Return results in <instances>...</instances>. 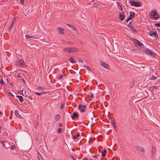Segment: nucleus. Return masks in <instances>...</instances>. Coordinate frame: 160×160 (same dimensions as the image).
<instances>
[{
    "label": "nucleus",
    "instance_id": "obj_1",
    "mask_svg": "<svg viewBox=\"0 0 160 160\" xmlns=\"http://www.w3.org/2000/svg\"><path fill=\"white\" fill-rule=\"evenodd\" d=\"M133 42L135 47L138 49H142L144 47V45L137 39L134 38L133 39Z\"/></svg>",
    "mask_w": 160,
    "mask_h": 160
},
{
    "label": "nucleus",
    "instance_id": "obj_2",
    "mask_svg": "<svg viewBox=\"0 0 160 160\" xmlns=\"http://www.w3.org/2000/svg\"><path fill=\"white\" fill-rule=\"evenodd\" d=\"M151 18L153 19L157 20L160 18L159 14L154 10H152L151 13Z\"/></svg>",
    "mask_w": 160,
    "mask_h": 160
},
{
    "label": "nucleus",
    "instance_id": "obj_3",
    "mask_svg": "<svg viewBox=\"0 0 160 160\" xmlns=\"http://www.w3.org/2000/svg\"><path fill=\"white\" fill-rule=\"evenodd\" d=\"M144 52L146 54L150 55L153 57H154L156 56V54L151 50L148 48H144L143 49Z\"/></svg>",
    "mask_w": 160,
    "mask_h": 160
},
{
    "label": "nucleus",
    "instance_id": "obj_4",
    "mask_svg": "<svg viewBox=\"0 0 160 160\" xmlns=\"http://www.w3.org/2000/svg\"><path fill=\"white\" fill-rule=\"evenodd\" d=\"M16 66L19 67H23L25 66V63L24 62V60L22 59H21L16 62Z\"/></svg>",
    "mask_w": 160,
    "mask_h": 160
},
{
    "label": "nucleus",
    "instance_id": "obj_5",
    "mask_svg": "<svg viewBox=\"0 0 160 160\" xmlns=\"http://www.w3.org/2000/svg\"><path fill=\"white\" fill-rule=\"evenodd\" d=\"M86 108V105L79 104L78 106L79 110L81 112H85V109Z\"/></svg>",
    "mask_w": 160,
    "mask_h": 160
},
{
    "label": "nucleus",
    "instance_id": "obj_6",
    "mask_svg": "<svg viewBox=\"0 0 160 160\" xmlns=\"http://www.w3.org/2000/svg\"><path fill=\"white\" fill-rule=\"evenodd\" d=\"M130 3L133 6H136V7H139L140 6V3L138 2H134L132 1H130Z\"/></svg>",
    "mask_w": 160,
    "mask_h": 160
},
{
    "label": "nucleus",
    "instance_id": "obj_7",
    "mask_svg": "<svg viewBox=\"0 0 160 160\" xmlns=\"http://www.w3.org/2000/svg\"><path fill=\"white\" fill-rule=\"evenodd\" d=\"M149 35L153 37H154L156 36L157 35V32L155 30H152L151 31L149 32Z\"/></svg>",
    "mask_w": 160,
    "mask_h": 160
},
{
    "label": "nucleus",
    "instance_id": "obj_8",
    "mask_svg": "<svg viewBox=\"0 0 160 160\" xmlns=\"http://www.w3.org/2000/svg\"><path fill=\"white\" fill-rule=\"evenodd\" d=\"M119 17L120 20L121 21H123L125 18V15H123L122 13V12H120V14L119 15Z\"/></svg>",
    "mask_w": 160,
    "mask_h": 160
},
{
    "label": "nucleus",
    "instance_id": "obj_9",
    "mask_svg": "<svg viewBox=\"0 0 160 160\" xmlns=\"http://www.w3.org/2000/svg\"><path fill=\"white\" fill-rule=\"evenodd\" d=\"M71 48L67 47L63 49V51L65 52L70 53L71 52V51L70 50Z\"/></svg>",
    "mask_w": 160,
    "mask_h": 160
},
{
    "label": "nucleus",
    "instance_id": "obj_10",
    "mask_svg": "<svg viewBox=\"0 0 160 160\" xmlns=\"http://www.w3.org/2000/svg\"><path fill=\"white\" fill-rule=\"evenodd\" d=\"M101 64L103 67H104L107 69H109V66L108 64H107V63H104V62H101Z\"/></svg>",
    "mask_w": 160,
    "mask_h": 160
},
{
    "label": "nucleus",
    "instance_id": "obj_11",
    "mask_svg": "<svg viewBox=\"0 0 160 160\" xmlns=\"http://www.w3.org/2000/svg\"><path fill=\"white\" fill-rule=\"evenodd\" d=\"M137 149L139 151L142 152H144V149L141 146H137Z\"/></svg>",
    "mask_w": 160,
    "mask_h": 160
},
{
    "label": "nucleus",
    "instance_id": "obj_12",
    "mask_svg": "<svg viewBox=\"0 0 160 160\" xmlns=\"http://www.w3.org/2000/svg\"><path fill=\"white\" fill-rule=\"evenodd\" d=\"M71 52H76L78 51V48H71Z\"/></svg>",
    "mask_w": 160,
    "mask_h": 160
},
{
    "label": "nucleus",
    "instance_id": "obj_13",
    "mask_svg": "<svg viewBox=\"0 0 160 160\" xmlns=\"http://www.w3.org/2000/svg\"><path fill=\"white\" fill-rule=\"evenodd\" d=\"M78 117V114L76 112H74L73 114V115L72 117V119H74L75 118H77Z\"/></svg>",
    "mask_w": 160,
    "mask_h": 160
},
{
    "label": "nucleus",
    "instance_id": "obj_14",
    "mask_svg": "<svg viewBox=\"0 0 160 160\" xmlns=\"http://www.w3.org/2000/svg\"><path fill=\"white\" fill-rule=\"evenodd\" d=\"M58 30L59 33L63 34L64 33L63 30L62 28H58Z\"/></svg>",
    "mask_w": 160,
    "mask_h": 160
},
{
    "label": "nucleus",
    "instance_id": "obj_15",
    "mask_svg": "<svg viewBox=\"0 0 160 160\" xmlns=\"http://www.w3.org/2000/svg\"><path fill=\"white\" fill-rule=\"evenodd\" d=\"M16 20V18L15 17H14L13 20H12V22L11 23V26L9 27V29H11L12 28V25H13L14 22H15Z\"/></svg>",
    "mask_w": 160,
    "mask_h": 160
},
{
    "label": "nucleus",
    "instance_id": "obj_16",
    "mask_svg": "<svg viewBox=\"0 0 160 160\" xmlns=\"http://www.w3.org/2000/svg\"><path fill=\"white\" fill-rule=\"evenodd\" d=\"M80 136V133L78 132L76 133V135H75L73 137V139H76L78 138Z\"/></svg>",
    "mask_w": 160,
    "mask_h": 160
},
{
    "label": "nucleus",
    "instance_id": "obj_17",
    "mask_svg": "<svg viewBox=\"0 0 160 160\" xmlns=\"http://www.w3.org/2000/svg\"><path fill=\"white\" fill-rule=\"evenodd\" d=\"M25 37L27 39H29L30 38H35L34 37L32 36H32H30L28 35H26L25 36Z\"/></svg>",
    "mask_w": 160,
    "mask_h": 160
},
{
    "label": "nucleus",
    "instance_id": "obj_18",
    "mask_svg": "<svg viewBox=\"0 0 160 160\" xmlns=\"http://www.w3.org/2000/svg\"><path fill=\"white\" fill-rule=\"evenodd\" d=\"M118 9H120V10L122 11V13H123V9L122 8V6L121 5H120L119 3H118ZM124 11H123V12Z\"/></svg>",
    "mask_w": 160,
    "mask_h": 160
},
{
    "label": "nucleus",
    "instance_id": "obj_19",
    "mask_svg": "<svg viewBox=\"0 0 160 160\" xmlns=\"http://www.w3.org/2000/svg\"><path fill=\"white\" fill-rule=\"evenodd\" d=\"M111 123L112 126L115 128L116 127V126L115 125V122L114 119H113L112 120H111Z\"/></svg>",
    "mask_w": 160,
    "mask_h": 160
},
{
    "label": "nucleus",
    "instance_id": "obj_20",
    "mask_svg": "<svg viewBox=\"0 0 160 160\" xmlns=\"http://www.w3.org/2000/svg\"><path fill=\"white\" fill-rule=\"evenodd\" d=\"M69 61L70 62L72 63H74L76 62L74 60L73 58L72 57H70L69 58Z\"/></svg>",
    "mask_w": 160,
    "mask_h": 160
},
{
    "label": "nucleus",
    "instance_id": "obj_21",
    "mask_svg": "<svg viewBox=\"0 0 160 160\" xmlns=\"http://www.w3.org/2000/svg\"><path fill=\"white\" fill-rule=\"evenodd\" d=\"M106 152V151L105 150H104L102 151V157H104L105 156V154Z\"/></svg>",
    "mask_w": 160,
    "mask_h": 160
},
{
    "label": "nucleus",
    "instance_id": "obj_22",
    "mask_svg": "<svg viewBox=\"0 0 160 160\" xmlns=\"http://www.w3.org/2000/svg\"><path fill=\"white\" fill-rule=\"evenodd\" d=\"M135 15V13L134 12H130V17L132 18V17H134V16Z\"/></svg>",
    "mask_w": 160,
    "mask_h": 160
},
{
    "label": "nucleus",
    "instance_id": "obj_23",
    "mask_svg": "<svg viewBox=\"0 0 160 160\" xmlns=\"http://www.w3.org/2000/svg\"><path fill=\"white\" fill-rule=\"evenodd\" d=\"M61 117L59 114H57L55 117V119L57 121Z\"/></svg>",
    "mask_w": 160,
    "mask_h": 160
},
{
    "label": "nucleus",
    "instance_id": "obj_24",
    "mask_svg": "<svg viewBox=\"0 0 160 160\" xmlns=\"http://www.w3.org/2000/svg\"><path fill=\"white\" fill-rule=\"evenodd\" d=\"M67 25L69 27H70L72 28L74 30H76V28H75V27L74 26L72 25H70V24H67Z\"/></svg>",
    "mask_w": 160,
    "mask_h": 160
},
{
    "label": "nucleus",
    "instance_id": "obj_25",
    "mask_svg": "<svg viewBox=\"0 0 160 160\" xmlns=\"http://www.w3.org/2000/svg\"><path fill=\"white\" fill-rule=\"evenodd\" d=\"M65 76V74L63 72V74L60 75L59 76L58 78L59 79H61L62 78L64 77Z\"/></svg>",
    "mask_w": 160,
    "mask_h": 160
},
{
    "label": "nucleus",
    "instance_id": "obj_26",
    "mask_svg": "<svg viewBox=\"0 0 160 160\" xmlns=\"http://www.w3.org/2000/svg\"><path fill=\"white\" fill-rule=\"evenodd\" d=\"M38 158L39 160H41V159L42 160V156H41V155L40 153H38Z\"/></svg>",
    "mask_w": 160,
    "mask_h": 160
},
{
    "label": "nucleus",
    "instance_id": "obj_27",
    "mask_svg": "<svg viewBox=\"0 0 160 160\" xmlns=\"http://www.w3.org/2000/svg\"><path fill=\"white\" fill-rule=\"evenodd\" d=\"M131 29L132 31L134 32H136L137 31V30H136V28L133 26L132 27Z\"/></svg>",
    "mask_w": 160,
    "mask_h": 160
},
{
    "label": "nucleus",
    "instance_id": "obj_28",
    "mask_svg": "<svg viewBox=\"0 0 160 160\" xmlns=\"http://www.w3.org/2000/svg\"><path fill=\"white\" fill-rule=\"evenodd\" d=\"M37 89L38 90H39L41 92H44L43 89L41 87H38L37 88Z\"/></svg>",
    "mask_w": 160,
    "mask_h": 160
},
{
    "label": "nucleus",
    "instance_id": "obj_29",
    "mask_svg": "<svg viewBox=\"0 0 160 160\" xmlns=\"http://www.w3.org/2000/svg\"><path fill=\"white\" fill-rule=\"evenodd\" d=\"M18 98L19 99L20 101L21 102H22L23 101V98H22V96H19Z\"/></svg>",
    "mask_w": 160,
    "mask_h": 160
},
{
    "label": "nucleus",
    "instance_id": "obj_30",
    "mask_svg": "<svg viewBox=\"0 0 160 160\" xmlns=\"http://www.w3.org/2000/svg\"><path fill=\"white\" fill-rule=\"evenodd\" d=\"M62 129L61 128H59L58 129V133H61L62 132Z\"/></svg>",
    "mask_w": 160,
    "mask_h": 160
},
{
    "label": "nucleus",
    "instance_id": "obj_31",
    "mask_svg": "<svg viewBox=\"0 0 160 160\" xmlns=\"http://www.w3.org/2000/svg\"><path fill=\"white\" fill-rule=\"evenodd\" d=\"M84 67L87 69L88 70L90 71L91 70V68L89 66H84Z\"/></svg>",
    "mask_w": 160,
    "mask_h": 160
},
{
    "label": "nucleus",
    "instance_id": "obj_32",
    "mask_svg": "<svg viewBox=\"0 0 160 160\" xmlns=\"http://www.w3.org/2000/svg\"><path fill=\"white\" fill-rule=\"evenodd\" d=\"M47 92H41L40 93L36 92L35 93L38 95H40L42 93H45Z\"/></svg>",
    "mask_w": 160,
    "mask_h": 160
},
{
    "label": "nucleus",
    "instance_id": "obj_33",
    "mask_svg": "<svg viewBox=\"0 0 160 160\" xmlns=\"http://www.w3.org/2000/svg\"><path fill=\"white\" fill-rule=\"evenodd\" d=\"M0 83L1 84H4V81H3V80H2V79L0 80Z\"/></svg>",
    "mask_w": 160,
    "mask_h": 160
},
{
    "label": "nucleus",
    "instance_id": "obj_34",
    "mask_svg": "<svg viewBox=\"0 0 160 160\" xmlns=\"http://www.w3.org/2000/svg\"><path fill=\"white\" fill-rule=\"evenodd\" d=\"M157 78L156 77L153 75L152 77L151 78V79L152 80H155Z\"/></svg>",
    "mask_w": 160,
    "mask_h": 160
},
{
    "label": "nucleus",
    "instance_id": "obj_35",
    "mask_svg": "<svg viewBox=\"0 0 160 160\" xmlns=\"http://www.w3.org/2000/svg\"><path fill=\"white\" fill-rule=\"evenodd\" d=\"M18 92L21 94L22 95H24L23 93V91L22 90H20Z\"/></svg>",
    "mask_w": 160,
    "mask_h": 160
},
{
    "label": "nucleus",
    "instance_id": "obj_36",
    "mask_svg": "<svg viewBox=\"0 0 160 160\" xmlns=\"http://www.w3.org/2000/svg\"><path fill=\"white\" fill-rule=\"evenodd\" d=\"M15 145H12V147L10 148V149L11 150H14L15 149Z\"/></svg>",
    "mask_w": 160,
    "mask_h": 160
},
{
    "label": "nucleus",
    "instance_id": "obj_37",
    "mask_svg": "<svg viewBox=\"0 0 160 160\" xmlns=\"http://www.w3.org/2000/svg\"><path fill=\"white\" fill-rule=\"evenodd\" d=\"M131 17L130 16L128 17V19L127 20V22L128 23V21L131 19Z\"/></svg>",
    "mask_w": 160,
    "mask_h": 160
},
{
    "label": "nucleus",
    "instance_id": "obj_38",
    "mask_svg": "<svg viewBox=\"0 0 160 160\" xmlns=\"http://www.w3.org/2000/svg\"><path fill=\"white\" fill-rule=\"evenodd\" d=\"M128 26L130 28L132 27H133V26L131 24H130V23H129V24L128 25Z\"/></svg>",
    "mask_w": 160,
    "mask_h": 160
},
{
    "label": "nucleus",
    "instance_id": "obj_39",
    "mask_svg": "<svg viewBox=\"0 0 160 160\" xmlns=\"http://www.w3.org/2000/svg\"><path fill=\"white\" fill-rule=\"evenodd\" d=\"M155 148H152V153H153V154L155 152Z\"/></svg>",
    "mask_w": 160,
    "mask_h": 160
},
{
    "label": "nucleus",
    "instance_id": "obj_40",
    "mask_svg": "<svg viewBox=\"0 0 160 160\" xmlns=\"http://www.w3.org/2000/svg\"><path fill=\"white\" fill-rule=\"evenodd\" d=\"M24 0H20V2L23 5L24 4Z\"/></svg>",
    "mask_w": 160,
    "mask_h": 160
},
{
    "label": "nucleus",
    "instance_id": "obj_41",
    "mask_svg": "<svg viewBox=\"0 0 160 160\" xmlns=\"http://www.w3.org/2000/svg\"><path fill=\"white\" fill-rule=\"evenodd\" d=\"M155 25L158 27H160V23H157L155 24Z\"/></svg>",
    "mask_w": 160,
    "mask_h": 160
},
{
    "label": "nucleus",
    "instance_id": "obj_42",
    "mask_svg": "<svg viewBox=\"0 0 160 160\" xmlns=\"http://www.w3.org/2000/svg\"><path fill=\"white\" fill-rule=\"evenodd\" d=\"M64 103H61V107H60V108H61V109H62L63 108V105H64Z\"/></svg>",
    "mask_w": 160,
    "mask_h": 160
},
{
    "label": "nucleus",
    "instance_id": "obj_43",
    "mask_svg": "<svg viewBox=\"0 0 160 160\" xmlns=\"http://www.w3.org/2000/svg\"><path fill=\"white\" fill-rule=\"evenodd\" d=\"M90 96H91V98H93V97H94V94H93V93H91L90 94Z\"/></svg>",
    "mask_w": 160,
    "mask_h": 160
},
{
    "label": "nucleus",
    "instance_id": "obj_44",
    "mask_svg": "<svg viewBox=\"0 0 160 160\" xmlns=\"http://www.w3.org/2000/svg\"><path fill=\"white\" fill-rule=\"evenodd\" d=\"M78 61L79 62H81L82 63H83V61L81 59H80L78 60Z\"/></svg>",
    "mask_w": 160,
    "mask_h": 160
},
{
    "label": "nucleus",
    "instance_id": "obj_45",
    "mask_svg": "<svg viewBox=\"0 0 160 160\" xmlns=\"http://www.w3.org/2000/svg\"><path fill=\"white\" fill-rule=\"evenodd\" d=\"M0 142H1L2 143V145H3L4 146V147H5V145H4V142H3V141H0Z\"/></svg>",
    "mask_w": 160,
    "mask_h": 160
},
{
    "label": "nucleus",
    "instance_id": "obj_46",
    "mask_svg": "<svg viewBox=\"0 0 160 160\" xmlns=\"http://www.w3.org/2000/svg\"><path fill=\"white\" fill-rule=\"evenodd\" d=\"M19 79H20V80H23V82H25L23 78H22V77H21H21L20 78H19Z\"/></svg>",
    "mask_w": 160,
    "mask_h": 160
},
{
    "label": "nucleus",
    "instance_id": "obj_47",
    "mask_svg": "<svg viewBox=\"0 0 160 160\" xmlns=\"http://www.w3.org/2000/svg\"><path fill=\"white\" fill-rule=\"evenodd\" d=\"M15 113L16 116H17V114H18H18V111H15Z\"/></svg>",
    "mask_w": 160,
    "mask_h": 160
},
{
    "label": "nucleus",
    "instance_id": "obj_48",
    "mask_svg": "<svg viewBox=\"0 0 160 160\" xmlns=\"http://www.w3.org/2000/svg\"><path fill=\"white\" fill-rule=\"evenodd\" d=\"M18 77L19 78H20L21 77V76L20 74H18Z\"/></svg>",
    "mask_w": 160,
    "mask_h": 160
},
{
    "label": "nucleus",
    "instance_id": "obj_49",
    "mask_svg": "<svg viewBox=\"0 0 160 160\" xmlns=\"http://www.w3.org/2000/svg\"><path fill=\"white\" fill-rule=\"evenodd\" d=\"M71 157L73 160H76L75 158L73 156H71Z\"/></svg>",
    "mask_w": 160,
    "mask_h": 160
},
{
    "label": "nucleus",
    "instance_id": "obj_50",
    "mask_svg": "<svg viewBox=\"0 0 160 160\" xmlns=\"http://www.w3.org/2000/svg\"><path fill=\"white\" fill-rule=\"evenodd\" d=\"M59 127H61L62 126V124H61V123H60L59 124Z\"/></svg>",
    "mask_w": 160,
    "mask_h": 160
},
{
    "label": "nucleus",
    "instance_id": "obj_51",
    "mask_svg": "<svg viewBox=\"0 0 160 160\" xmlns=\"http://www.w3.org/2000/svg\"><path fill=\"white\" fill-rule=\"evenodd\" d=\"M98 157V156L97 155H93V157L94 158H96Z\"/></svg>",
    "mask_w": 160,
    "mask_h": 160
},
{
    "label": "nucleus",
    "instance_id": "obj_52",
    "mask_svg": "<svg viewBox=\"0 0 160 160\" xmlns=\"http://www.w3.org/2000/svg\"><path fill=\"white\" fill-rule=\"evenodd\" d=\"M154 88L155 89H157V87L156 86H154Z\"/></svg>",
    "mask_w": 160,
    "mask_h": 160
},
{
    "label": "nucleus",
    "instance_id": "obj_53",
    "mask_svg": "<svg viewBox=\"0 0 160 160\" xmlns=\"http://www.w3.org/2000/svg\"><path fill=\"white\" fill-rule=\"evenodd\" d=\"M82 160H87V158H83Z\"/></svg>",
    "mask_w": 160,
    "mask_h": 160
},
{
    "label": "nucleus",
    "instance_id": "obj_54",
    "mask_svg": "<svg viewBox=\"0 0 160 160\" xmlns=\"http://www.w3.org/2000/svg\"><path fill=\"white\" fill-rule=\"evenodd\" d=\"M1 127L0 126V133H1Z\"/></svg>",
    "mask_w": 160,
    "mask_h": 160
},
{
    "label": "nucleus",
    "instance_id": "obj_55",
    "mask_svg": "<svg viewBox=\"0 0 160 160\" xmlns=\"http://www.w3.org/2000/svg\"><path fill=\"white\" fill-rule=\"evenodd\" d=\"M9 95H11V94H12V93H11V92H9Z\"/></svg>",
    "mask_w": 160,
    "mask_h": 160
},
{
    "label": "nucleus",
    "instance_id": "obj_56",
    "mask_svg": "<svg viewBox=\"0 0 160 160\" xmlns=\"http://www.w3.org/2000/svg\"><path fill=\"white\" fill-rule=\"evenodd\" d=\"M19 96H16V97H17V98H19Z\"/></svg>",
    "mask_w": 160,
    "mask_h": 160
},
{
    "label": "nucleus",
    "instance_id": "obj_57",
    "mask_svg": "<svg viewBox=\"0 0 160 160\" xmlns=\"http://www.w3.org/2000/svg\"><path fill=\"white\" fill-rule=\"evenodd\" d=\"M2 114V112H0V115H1Z\"/></svg>",
    "mask_w": 160,
    "mask_h": 160
},
{
    "label": "nucleus",
    "instance_id": "obj_58",
    "mask_svg": "<svg viewBox=\"0 0 160 160\" xmlns=\"http://www.w3.org/2000/svg\"><path fill=\"white\" fill-rule=\"evenodd\" d=\"M11 84L12 85V84H13V83H12H12H11Z\"/></svg>",
    "mask_w": 160,
    "mask_h": 160
},
{
    "label": "nucleus",
    "instance_id": "obj_59",
    "mask_svg": "<svg viewBox=\"0 0 160 160\" xmlns=\"http://www.w3.org/2000/svg\"><path fill=\"white\" fill-rule=\"evenodd\" d=\"M11 84L12 85V84H13V83H12H12H11Z\"/></svg>",
    "mask_w": 160,
    "mask_h": 160
},
{
    "label": "nucleus",
    "instance_id": "obj_60",
    "mask_svg": "<svg viewBox=\"0 0 160 160\" xmlns=\"http://www.w3.org/2000/svg\"><path fill=\"white\" fill-rule=\"evenodd\" d=\"M11 84L12 85V84H13V83H12H12H11Z\"/></svg>",
    "mask_w": 160,
    "mask_h": 160
}]
</instances>
